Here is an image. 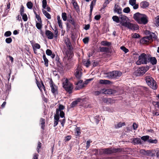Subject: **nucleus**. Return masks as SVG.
<instances>
[{"instance_id":"1","label":"nucleus","mask_w":159,"mask_h":159,"mask_svg":"<svg viewBox=\"0 0 159 159\" xmlns=\"http://www.w3.org/2000/svg\"><path fill=\"white\" fill-rule=\"evenodd\" d=\"M148 55L145 53H142L139 56L138 60L136 63L138 65L141 64H147L148 63Z\"/></svg>"},{"instance_id":"2","label":"nucleus","mask_w":159,"mask_h":159,"mask_svg":"<svg viewBox=\"0 0 159 159\" xmlns=\"http://www.w3.org/2000/svg\"><path fill=\"white\" fill-rule=\"evenodd\" d=\"M62 87L69 94H71L72 93L73 89V84L69 82L68 79H66L63 82Z\"/></svg>"},{"instance_id":"3","label":"nucleus","mask_w":159,"mask_h":159,"mask_svg":"<svg viewBox=\"0 0 159 159\" xmlns=\"http://www.w3.org/2000/svg\"><path fill=\"white\" fill-rule=\"evenodd\" d=\"M145 80L147 84L152 89L155 90L157 88L156 82L150 76H147L145 77Z\"/></svg>"},{"instance_id":"4","label":"nucleus","mask_w":159,"mask_h":159,"mask_svg":"<svg viewBox=\"0 0 159 159\" xmlns=\"http://www.w3.org/2000/svg\"><path fill=\"white\" fill-rule=\"evenodd\" d=\"M120 24L117 25L118 26H120V27L122 28L120 25L124 26L125 27L127 26L129 22V19L126 16L123 14L120 15Z\"/></svg>"},{"instance_id":"5","label":"nucleus","mask_w":159,"mask_h":159,"mask_svg":"<svg viewBox=\"0 0 159 159\" xmlns=\"http://www.w3.org/2000/svg\"><path fill=\"white\" fill-rule=\"evenodd\" d=\"M122 74L121 72L119 70H114L107 73V76L109 78H117L120 77Z\"/></svg>"},{"instance_id":"6","label":"nucleus","mask_w":159,"mask_h":159,"mask_svg":"<svg viewBox=\"0 0 159 159\" xmlns=\"http://www.w3.org/2000/svg\"><path fill=\"white\" fill-rule=\"evenodd\" d=\"M148 22V17L144 14H143L140 19L139 20L138 23L140 25H146Z\"/></svg>"},{"instance_id":"7","label":"nucleus","mask_w":159,"mask_h":159,"mask_svg":"<svg viewBox=\"0 0 159 159\" xmlns=\"http://www.w3.org/2000/svg\"><path fill=\"white\" fill-rule=\"evenodd\" d=\"M152 150H146L143 149L140 151L141 154L144 156L153 157L154 156L155 154L152 153Z\"/></svg>"},{"instance_id":"8","label":"nucleus","mask_w":159,"mask_h":159,"mask_svg":"<svg viewBox=\"0 0 159 159\" xmlns=\"http://www.w3.org/2000/svg\"><path fill=\"white\" fill-rule=\"evenodd\" d=\"M20 15L22 16V19L24 21H26L28 20V17L26 13H24V7L23 5H21L20 9Z\"/></svg>"},{"instance_id":"9","label":"nucleus","mask_w":159,"mask_h":159,"mask_svg":"<svg viewBox=\"0 0 159 159\" xmlns=\"http://www.w3.org/2000/svg\"><path fill=\"white\" fill-rule=\"evenodd\" d=\"M126 27L132 30H136L139 29V26L138 25H135L130 22L129 23Z\"/></svg>"},{"instance_id":"10","label":"nucleus","mask_w":159,"mask_h":159,"mask_svg":"<svg viewBox=\"0 0 159 159\" xmlns=\"http://www.w3.org/2000/svg\"><path fill=\"white\" fill-rule=\"evenodd\" d=\"M142 69H143L141 68V67L138 68L135 71L134 73V75L136 76H140L143 75L145 74V73H143L144 71Z\"/></svg>"},{"instance_id":"11","label":"nucleus","mask_w":159,"mask_h":159,"mask_svg":"<svg viewBox=\"0 0 159 159\" xmlns=\"http://www.w3.org/2000/svg\"><path fill=\"white\" fill-rule=\"evenodd\" d=\"M157 60L155 57H151L150 55H148V63L150 62L152 65H155L157 63Z\"/></svg>"},{"instance_id":"12","label":"nucleus","mask_w":159,"mask_h":159,"mask_svg":"<svg viewBox=\"0 0 159 159\" xmlns=\"http://www.w3.org/2000/svg\"><path fill=\"white\" fill-rule=\"evenodd\" d=\"M113 148H105L102 149V153L105 154H111L113 153Z\"/></svg>"},{"instance_id":"13","label":"nucleus","mask_w":159,"mask_h":159,"mask_svg":"<svg viewBox=\"0 0 159 159\" xmlns=\"http://www.w3.org/2000/svg\"><path fill=\"white\" fill-rule=\"evenodd\" d=\"M122 8L118 5L116 4H115L113 9L114 12H116L119 14H120L122 13Z\"/></svg>"},{"instance_id":"14","label":"nucleus","mask_w":159,"mask_h":159,"mask_svg":"<svg viewBox=\"0 0 159 159\" xmlns=\"http://www.w3.org/2000/svg\"><path fill=\"white\" fill-rule=\"evenodd\" d=\"M102 93L104 94L108 95L114 94L116 93V91L110 89H103L102 90Z\"/></svg>"},{"instance_id":"15","label":"nucleus","mask_w":159,"mask_h":159,"mask_svg":"<svg viewBox=\"0 0 159 159\" xmlns=\"http://www.w3.org/2000/svg\"><path fill=\"white\" fill-rule=\"evenodd\" d=\"M68 18L67 20V21L71 23L73 26L75 28L76 26V23L74 19L72 18V16L71 14H70L68 15Z\"/></svg>"},{"instance_id":"16","label":"nucleus","mask_w":159,"mask_h":159,"mask_svg":"<svg viewBox=\"0 0 159 159\" xmlns=\"http://www.w3.org/2000/svg\"><path fill=\"white\" fill-rule=\"evenodd\" d=\"M143 14L140 13L139 12L136 13L134 14L133 15V19L135 20L137 23L139 22V20L140 19Z\"/></svg>"},{"instance_id":"17","label":"nucleus","mask_w":159,"mask_h":159,"mask_svg":"<svg viewBox=\"0 0 159 159\" xmlns=\"http://www.w3.org/2000/svg\"><path fill=\"white\" fill-rule=\"evenodd\" d=\"M147 36L148 40H152L153 39H154L155 40H157V36L154 33L151 32V34Z\"/></svg>"},{"instance_id":"18","label":"nucleus","mask_w":159,"mask_h":159,"mask_svg":"<svg viewBox=\"0 0 159 159\" xmlns=\"http://www.w3.org/2000/svg\"><path fill=\"white\" fill-rule=\"evenodd\" d=\"M45 34L48 39H52L53 37V34L50 31L46 30L45 31Z\"/></svg>"},{"instance_id":"19","label":"nucleus","mask_w":159,"mask_h":159,"mask_svg":"<svg viewBox=\"0 0 159 159\" xmlns=\"http://www.w3.org/2000/svg\"><path fill=\"white\" fill-rule=\"evenodd\" d=\"M141 8L144 9L148 7L149 5V3L146 1H143L140 3Z\"/></svg>"},{"instance_id":"20","label":"nucleus","mask_w":159,"mask_h":159,"mask_svg":"<svg viewBox=\"0 0 159 159\" xmlns=\"http://www.w3.org/2000/svg\"><path fill=\"white\" fill-rule=\"evenodd\" d=\"M73 49H70V50H68L66 52V57L67 58L68 60L70 59L72 57L71 52Z\"/></svg>"},{"instance_id":"21","label":"nucleus","mask_w":159,"mask_h":159,"mask_svg":"<svg viewBox=\"0 0 159 159\" xmlns=\"http://www.w3.org/2000/svg\"><path fill=\"white\" fill-rule=\"evenodd\" d=\"M65 43L68 48V50H70V49H73V48L71 44V42L69 39L67 38L66 41H65Z\"/></svg>"},{"instance_id":"22","label":"nucleus","mask_w":159,"mask_h":159,"mask_svg":"<svg viewBox=\"0 0 159 159\" xmlns=\"http://www.w3.org/2000/svg\"><path fill=\"white\" fill-rule=\"evenodd\" d=\"M82 73L79 70L77 69L75 73V75L76 79H80L82 76Z\"/></svg>"},{"instance_id":"23","label":"nucleus","mask_w":159,"mask_h":159,"mask_svg":"<svg viewBox=\"0 0 159 159\" xmlns=\"http://www.w3.org/2000/svg\"><path fill=\"white\" fill-rule=\"evenodd\" d=\"M81 98H78L77 99L73 101L70 104V107L71 108H74L75 107L76 105L79 102H80L81 100Z\"/></svg>"},{"instance_id":"24","label":"nucleus","mask_w":159,"mask_h":159,"mask_svg":"<svg viewBox=\"0 0 159 159\" xmlns=\"http://www.w3.org/2000/svg\"><path fill=\"white\" fill-rule=\"evenodd\" d=\"M60 116H54V125L53 126L56 127L58 124V122L59 121Z\"/></svg>"},{"instance_id":"25","label":"nucleus","mask_w":159,"mask_h":159,"mask_svg":"<svg viewBox=\"0 0 159 159\" xmlns=\"http://www.w3.org/2000/svg\"><path fill=\"white\" fill-rule=\"evenodd\" d=\"M99 83L103 84H109L111 82L109 80H99Z\"/></svg>"},{"instance_id":"26","label":"nucleus","mask_w":159,"mask_h":159,"mask_svg":"<svg viewBox=\"0 0 159 159\" xmlns=\"http://www.w3.org/2000/svg\"><path fill=\"white\" fill-rule=\"evenodd\" d=\"M41 84L42 86H41V84L38 82L37 83V84L38 87L39 88V89L41 91H42V89H41L42 87L43 89L45 91L46 89L43 82H42V81H41Z\"/></svg>"},{"instance_id":"27","label":"nucleus","mask_w":159,"mask_h":159,"mask_svg":"<svg viewBox=\"0 0 159 159\" xmlns=\"http://www.w3.org/2000/svg\"><path fill=\"white\" fill-rule=\"evenodd\" d=\"M99 49L101 52H106L107 53L110 52L109 49L106 47H100Z\"/></svg>"},{"instance_id":"28","label":"nucleus","mask_w":159,"mask_h":159,"mask_svg":"<svg viewBox=\"0 0 159 159\" xmlns=\"http://www.w3.org/2000/svg\"><path fill=\"white\" fill-rule=\"evenodd\" d=\"M73 1L74 2H72L73 5L76 11L78 12L80 11L78 5L76 2H75L74 0H73L72 1L73 2Z\"/></svg>"},{"instance_id":"29","label":"nucleus","mask_w":159,"mask_h":159,"mask_svg":"<svg viewBox=\"0 0 159 159\" xmlns=\"http://www.w3.org/2000/svg\"><path fill=\"white\" fill-rule=\"evenodd\" d=\"M87 83H88L85 82L83 83V84H80L79 85L78 84V85H77V86L75 88V90H77L82 89L84 87V85H86Z\"/></svg>"},{"instance_id":"30","label":"nucleus","mask_w":159,"mask_h":159,"mask_svg":"<svg viewBox=\"0 0 159 159\" xmlns=\"http://www.w3.org/2000/svg\"><path fill=\"white\" fill-rule=\"evenodd\" d=\"M112 19L114 21L116 22L117 23H120V16L119 17L116 16H114L112 17Z\"/></svg>"},{"instance_id":"31","label":"nucleus","mask_w":159,"mask_h":159,"mask_svg":"<svg viewBox=\"0 0 159 159\" xmlns=\"http://www.w3.org/2000/svg\"><path fill=\"white\" fill-rule=\"evenodd\" d=\"M125 122H119L117 124L115 125V128L116 129H119L120 127H121L123 126H124L125 125Z\"/></svg>"},{"instance_id":"32","label":"nucleus","mask_w":159,"mask_h":159,"mask_svg":"<svg viewBox=\"0 0 159 159\" xmlns=\"http://www.w3.org/2000/svg\"><path fill=\"white\" fill-rule=\"evenodd\" d=\"M43 58L44 62V65L46 67H48V60L46 58V55L44 53L43 55Z\"/></svg>"},{"instance_id":"33","label":"nucleus","mask_w":159,"mask_h":159,"mask_svg":"<svg viewBox=\"0 0 159 159\" xmlns=\"http://www.w3.org/2000/svg\"><path fill=\"white\" fill-rule=\"evenodd\" d=\"M57 23H58V25L59 26L60 28H62V23L61 20V19L60 16L59 15L57 16Z\"/></svg>"},{"instance_id":"34","label":"nucleus","mask_w":159,"mask_h":159,"mask_svg":"<svg viewBox=\"0 0 159 159\" xmlns=\"http://www.w3.org/2000/svg\"><path fill=\"white\" fill-rule=\"evenodd\" d=\"M42 12L43 14L45 15V16L48 19H51V15L48 12L46 11L43 9L42 10Z\"/></svg>"},{"instance_id":"35","label":"nucleus","mask_w":159,"mask_h":159,"mask_svg":"<svg viewBox=\"0 0 159 159\" xmlns=\"http://www.w3.org/2000/svg\"><path fill=\"white\" fill-rule=\"evenodd\" d=\"M101 44L102 46H109L111 45V43L107 41H103L101 42Z\"/></svg>"},{"instance_id":"36","label":"nucleus","mask_w":159,"mask_h":159,"mask_svg":"<svg viewBox=\"0 0 159 159\" xmlns=\"http://www.w3.org/2000/svg\"><path fill=\"white\" fill-rule=\"evenodd\" d=\"M113 152L114 153H116L117 152H122L124 149L123 148H113Z\"/></svg>"},{"instance_id":"37","label":"nucleus","mask_w":159,"mask_h":159,"mask_svg":"<svg viewBox=\"0 0 159 159\" xmlns=\"http://www.w3.org/2000/svg\"><path fill=\"white\" fill-rule=\"evenodd\" d=\"M36 26L38 30H41L42 29V22H37L36 21Z\"/></svg>"},{"instance_id":"38","label":"nucleus","mask_w":159,"mask_h":159,"mask_svg":"<svg viewBox=\"0 0 159 159\" xmlns=\"http://www.w3.org/2000/svg\"><path fill=\"white\" fill-rule=\"evenodd\" d=\"M148 39L147 36L144 37L143 38L140 40V42L144 43H147L148 42Z\"/></svg>"},{"instance_id":"39","label":"nucleus","mask_w":159,"mask_h":159,"mask_svg":"<svg viewBox=\"0 0 159 159\" xmlns=\"http://www.w3.org/2000/svg\"><path fill=\"white\" fill-rule=\"evenodd\" d=\"M62 18L64 21H66L67 20V16L66 13L65 12H62L61 14Z\"/></svg>"},{"instance_id":"40","label":"nucleus","mask_w":159,"mask_h":159,"mask_svg":"<svg viewBox=\"0 0 159 159\" xmlns=\"http://www.w3.org/2000/svg\"><path fill=\"white\" fill-rule=\"evenodd\" d=\"M101 118L99 115L96 116L94 118V121L97 124L98 123L100 120H101Z\"/></svg>"},{"instance_id":"41","label":"nucleus","mask_w":159,"mask_h":159,"mask_svg":"<svg viewBox=\"0 0 159 159\" xmlns=\"http://www.w3.org/2000/svg\"><path fill=\"white\" fill-rule=\"evenodd\" d=\"M26 6L28 9H31L33 7V4L31 1L28 2L26 3Z\"/></svg>"},{"instance_id":"42","label":"nucleus","mask_w":159,"mask_h":159,"mask_svg":"<svg viewBox=\"0 0 159 159\" xmlns=\"http://www.w3.org/2000/svg\"><path fill=\"white\" fill-rule=\"evenodd\" d=\"M149 136L148 135L143 136L141 137V139L144 142L148 141L149 140Z\"/></svg>"},{"instance_id":"43","label":"nucleus","mask_w":159,"mask_h":159,"mask_svg":"<svg viewBox=\"0 0 159 159\" xmlns=\"http://www.w3.org/2000/svg\"><path fill=\"white\" fill-rule=\"evenodd\" d=\"M103 101L105 103L107 104L110 103L111 102V99L110 98H104L103 99Z\"/></svg>"},{"instance_id":"44","label":"nucleus","mask_w":159,"mask_h":159,"mask_svg":"<svg viewBox=\"0 0 159 159\" xmlns=\"http://www.w3.org/2000/svg\"><path fill=\"white\" fill-rule=\"evenodd\" d=\"M34 14L35 15V17L39 22H42L41 18L40 16L38 15L36 11H34Z\"/></svg>"},{"instance_id":"45","label":"nucleus","mask_w":159,"mask_h":159,"mask_svg":"<svg viewBox=\"0 0 159 159\" xmlns=\"http://www.w3.org/2000/svg\"><path fill=\"white\" fill-rule=\"evenodd\" d=\"M52 93L55 95L57 94V89H55L54 86L51 87Z\"/></svg>"},{"instance_id":"46","label":"nucleus","mask_w":159,"mask_h":159,"mask_svg":"<svg viewBox=\"0 0 159 159\" xmlns=\"http://www.w3.org/2000/svg\"><path fill=\"white\" fill-rule=\"evenodd\" d=\"M148 142L150 143L156 144L157 142V139H149Z\"/></svg>"},{"instance_id":"47","label":"nucleus","mask_w":159,"mask_h":159,"mask_svg":"<svg viewBox=\"0 0 159 159\" xmlns=\"http://www.w3.org/2000/svg\"><path fill=\"white\" fill-rule=\"evenodd\" d=\"M141 68L143 69L142 70L144 71L143 73L144 72L145 73V72L149 70V66H144L141 67Z\"/></svg>"},{"instance_id":"48","label":"nucleus","mask_w":159,"mask_h":159,"mask_svg":"<svg viewBox=\"0 0 159 159\" xmlns=\"http://www.w3.org/2000/svg\"><path fill=\"white\" fill-rule=\"evenodd\" d=\"M52 30L54 31V34H55V36L54 37L55 38H57V35L58 34V30L57 28L56 27V26L55 27V30H54L53 29H52Z\"/></svg>"},{"instance_id":"49","label":"nucleus","mask_w":159,"mask_h":159,"mask_svg":"<svg viewBox=\"0 0 159 159\" xmlns=\"http://www.w3.org/2000/svg\"><path fill=\"white\" fill-rule=\"evenodd\" d=\"M130 10L129 7H125L123 9V11L126 13H128L130 12Z\"/></svg>"},{"instance_id":"50","label":"nucleus","mask_w":159,"mask_h":159,"mask_svg":"<svg viewBox=\"0 0 159 159\" xmlns=\"http://www.w3.org/2000/svg\"><path fill=\"white\" fill-rule=\"evenodd\" d=\"M47 5V0H43L42 1V7L43 9H46Z\"/></svg>"},{"instance_id":"51","label":"nucleus","mask_w":159,"mask_h":159,"mask_svg":"<svg viewBox=\"0 0 159 159\" xmlns=\"http://www.w3.org/2000/svg\"><path fill=\"white\" fill-rule=\"evenodd\" d=\"M120 48L125 53H127L129 51V50L124 46L121 47Z\"/></svg>"},{"instance_id":"52","label":"nucleus","mask_w":159,"mask_h":159,"mask_svg":"<svg viewBox=\"0 0 159 159\" xmlns=\"http://www.w3.org/2000/svg\"><path fill=\"white\" fill-rule=\"evenodd\" d=\"M89 40V38L88 37H86L83 39V41L85 44L88 43Z\"/></svg>"},{"instance_id":"53","label":"nucleus","mask_w":159,"mask_h":159,"mask_svg":"<svg viewBox=\"0 0 159 159\" xmlns=\"http://www.w3.org/2000/svg\"><path fill=\"white\" fill-rule=\"evenodd\" d=\"M11 33L10 31H7L5 32L4 35L5 37H9L11 35Z\"/></svg>"},{"instance_id":"54","label":"nucleus","mask_w":159,"mask_h":159,"mask_svg":"<svg viewBox=\"0 0 159 159\" xmlns=\"http://www.w3.org/2000/svg\"><path fill=\"white\" fill-rule=\"evenodd\" d=\"M25 27L26 28L25 30V34H29V31L28 30V24H27V23H25Z\"/></svg>"},{"instance_id":"55","label":"nucleus","mask_w":159,"mask_h":159,"mask_svg":"<svg viewBox=\"0 0 159 159\" xmlns=\"http://www.w3.org/2000/svg\"><path fill=\"white\" fill-rule=\"evenodd\" d=\"M46 54L49 56L51 55L52 53V51L49 49H47L46 51Z\"/></svg>"},{"instance_id":"56","label":"nucleus","mask_w":159,"mask_h":159,"mask_svg":"<svg viewBox=\"0 0 159 159\" xmlns=\"http://www.w3.org/2000/svg\"><path fill=\"white\" fill-rule=\"evenodd\" d=\"M90 63L91 62L89 60V58L87 60L86 62L85 63V64L84 66L88 68L89 67Z\"/></svg>"},{"instance_id":"57","label":"nucleus","mask_w":159,"mask_h":159,"mask_svg":"<svg viewBox=\"0 0 159 159\" xmlns=\"http://www.w3.org/2000/svg\"><path fill=\"white\" fill-rule=\"evenodd\" d=\"M41 143L39 141L38 143V146L37 148V151L39 153V149L41 148Z\"/></svg>"},{"instance_id":"58","label":"nucleus","mask_w":159,"mask_h":159,"mask_svg":"<svg viewBox=\"0 0 159 159\" xmlns=\"http://www.w3.org/2000/svg\"><path fill=\"white\" fill-rule=\"evenodd\" d=\"M12 39L11 37L7 38L6 39L5 41L7 43H10L11 42Z\"/></svg>"},{"instance_id":"59","label":"nucleus","mask_w":159,"mask_h":159,"mask_svg":"<svg viewBox=\"0 0 159 159\" xmlns=\"http://www.w3.org/2000/svg\"><path fill=\"white\" fill-rule=\"evenodd\" d=\"M136 144H141L142 143L141 142V139H140L139 138H136Z\"/></svg>"},{"instance_id":"60","label":"nucleus","mask_w":159,"mask_h":159,"mask_svg":"<svg viewBox=\"0 0 159 159\" xmlns=\"http://www.w3.org/2000/svg\"><path fill=\"white\" fill-rule=\"evenodd\" d=\"M129 4L131 6L134 5L136 3V0H129Z\"/></svg>"},{"instance_id":"61","label":"nucleus","mask_w":159,"mask_h":159,"mask_svg":"<svg viewBox=\"0 0 159 159\" xmlns=\"http://www.w3.org/2000/svg\"><path fill=\"white\" fill-rule=\"evenodd\" d=\"M92 151L93 152H94L95 153H94V154L95 155H98V149H95V148H93L92 149Z\"/></svg>"},{"instance_id":"62","label":"nucleus","mask_w":159,"mask_h":159,"mask_svg":"<svg viewBox=\"0 0 159 159\" xmlns=\"http://www.w3.org/2000/svg\"><path fill=\"white\" fill-rule=\"evenodd\" d=\"M132 37L134 38L138 39L140 37V35L138 34L135 33L134 34Z\"/></svg>"},{"instance_id":"63","label":"nucleus","mask_w":159,"mask_h":159,"mask_svg":"<svg viewBox=\"0 0 159 159\" xmlns=\"http://www.w3.org/2000/svg\"><path fill=\"white\" fill-rule=\"evenodd\" d=\"M9 11V10H7V9H5L4 12L2 15V16L3 17L6 16L7 15Z\"/></svg>"},{"instance_id":"64","label":"nucleus","mask_w":159,"mask_h":159,"mask_svg":"<svg viewBox=\"0 0 159 159\" xmlns=\"http://www.w3.org/2000/svg\"><path fill=\"white\" fill-rule=\"evenodd\" d=\"M156 19V25L159 26V16H157Z\"/></svg>"}]
</instances>
